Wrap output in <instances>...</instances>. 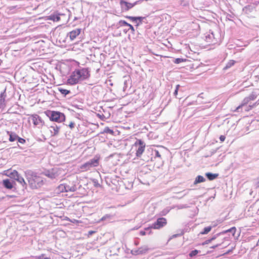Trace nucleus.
I'll list each match as a JSON object with an SVG mask.
<instances>
[{"label": "nucleus", "mask_w": 259, "mask_h": 259, "mask_svg": "<svg viewBox=\"0 0 259 259\" xmlns=\"http://www.w3.org/2000/svg\"><path fill=\"white\" fill-rule=\"evenodd\" d=\"M184 61H185V59H183L182 58H176L174 61V63L176 64H179Z\"/></svg>", "instance_id": "35"}, {"label": "nucleus", "mask_w": 259, "mask_h": 259, "mask_svg": "<svg viewBox=\"0 0 259 259\" xmlns=\"http://www.w3.org/2000/svg\"><path fill=\"white\" fill-rule=\"evenodd\" d=\"M102 134L107 133L109 134L110 135H113L114 132L112 130L110 129L109 127H105L104 129L103 132L101 133Z\"/></svg>", "instance_id": "30"}, {"label": "nucleus", "mask_w": 259, "mask_h": 259, "mask_svg": "<svg viewBox=\"0 0 259 259\" xmlns=\"http://www.w3.org/2000/svg\"><path fill=\"white\" fill-rule=\"evenodd\" d=\"M128 24H129V23H127L125 20H121L117 23V24H116V26H117V28H118L121 26H127L128 25Z\"/></svg>", "instance_id": "27"}, {"label": "nucleus", "mask_w": 259, "mask_h": 259, "mask_svg": "<svg viewBox=\"0 0 259 259\" xmlns=\"http://www.w3.org/2000/svg\"><path fill=\"white\" fill-rule=\"evenodd\" d=\"M75 123L73 121H70L68 124V126L71 128L72 129L74 127Z\"/></svg>", "instance_id": "40"}, {"label": "nucleus", "mask_w": 259, "mask_h": 259, "mask_svg": "<svg viewBox=\"0 0 259 259\" xmlns=\"http://www.w3.org/2000/svg\"><path fill=\"white\" fill-rule=\"evenodd\" d=\"M2 184L3 186L7 189L12 190L16 185L14 180L7 179L3 181Z\"/></svg>", "instance_id": "11"}, {"label": "nucleus", "mask_w": 259, "mask_h": 259, "mask_svg": "<svg viewBox=\"0 0 259 259\" xmlns=\"http://www.w3.org/2000/svg\"><path fill=\"white\" fill-rule=\"evenodd\" d=\"M235 61L234 60H230L224 68V70H227L234 65Z\"/></svg>", "instance_id": "29"}, {"label": "nucleus", "mask_w": 259, "mask_h": 259, "mask_svg": "<svg viewBox=\"0 0 259 259\" xmlns=\"http://www.w3.org/2000/svg\"><path fill=\"white\" fill-rule=\"evenodd\" d=\"M257 104V102H256L254 104H252V105H249L250 109H251V108H253L254 107H255Z\"/></svg>", "instance_id": "50"}, {"label": "nucleus", "mask_w": 259, "mask_h": 259, "mask_svg": "<svg viewBox=\"0 0 259 259\" xmlns=\"http://www.w3.org/2000/svg\"><path fill=\"white\" fill-rule=\"evenodd\" d=\"M110 215H108V214H106V215L103 217L101 220V221H104V220H105L106 219V218H110Z\"/></svg>", "instance_id": "45"}, {"label": "nucleus", "mask_w": 259, "mask_h": 259, "mask_svg": "<svg viewBox=\"0 0 259 259\" xmlns=\"http://www.w3.org/2000/svg\"><path fill=\"white\" fill-rule=\"evenodd\" d=\"M245 111H248V110H249V109H245Z\"/></svg>", "instance_id": "57"}, {"label": "nucleus", "mask_w": 259, "mask_h": 259, "mask_svg": "<svg viewBox=\"0 0 259 259\" xmlns=\"http://www.w3.org/2000/svg\"><path fill=\"white\" fill-rule=\"evenodd\" d=\"M58 91L64 96L70 93V91L66 89H63L62 88H59Z\"/></svg>", "instance_id": "28"}, {"label": "nucleus", "mask_w": 259, "mask_h": 259, "mask_svg": "<svg viewBox=\"0 0 259 259\" xmlns=\"http://www.w3.org/2000/svg\"><path fill=\"white\" fill-rule=\"evenodd\" d=\"M6 175L9 177L11 179L16 180V178L19 176V173L16 170H14L12 171H8L6 173Z\"/></svg>", "instance_id": "18"}, {"label": "nucleus", "mask_w": 259, "mask_h": 259, "mask_svg": "<svg viewBox=\"0 0 259 259\" xmlns=\"http://www.w3.org/2000/svg\"><path fill=\"white\" fill-rule=\"evenodd\" d=\"M66 192H75L77 190L76 186L75 184H72L71 185L66 184L65 185Z\"/></svg>", "instance_id": "19"}, {"label": "nucleus", "mask_w": 259, "mask_h": 259, "mask_svg": "<svg viewBox=\"0 0 259 259\" xmlns=\"http://www.w3.org/2000/svg\"><path fill=\"white\" fill-rule=\"evenodd\" d=\"M95 232L94 231H89L88 232V234L89 235H92V234H93Z\"/></svg>", "instance_id": "51"}, {"label": "nucleus", "mask_w": 259, "mask_h": 259, "mask_svg": "<svg viewBox=\"0 0 259 259\" xmlns=\"http://www.w3.org/2000/svg\"><path fill=\"white\" fill-rule=\"evenodd\" d=\"M187 194V193H185V194H184V195H183V196L186 195Z\"/></svg>", "instance_id": "58"}, {"label": "nucleus", "mask_w": 259, "mask_h": 259, "mask_svg": "<svg viewBox=\"0 0 259 259\" xmlns=\"http://www.w3.org/2000/svg\"><path fill=\"white\" fill-rule=\"evenodd\" d=\"M220 35L219 33L215 34L213 32H209L205 36V41L210 44H215L220 40Z\"/></svg>", "instance_id": "7"}, {"label": "nucleus", "mask_w": 259, "mask_h": 259, "mask_svg": "<svg viewBox=\"0 0 259 259\" xmlns=\"http://www.w3.org/2000/svg\"><path fill=\"white\" fill-rule=\"evenodd\" d=\"M127 26L129 27V29L128 30L130 29L131 30V32L133 34H134L135 32V29L134 27L130 23Z\"/></svg>", "instance_id": "37"}, {"label": "nucleus", "mask_w": 259, "mask_h": 259, "mask_svg": "<svg viewBox=\"0 0 259 259\" xmlns=\"http://www.w3.org/2000/svg\"><path fill=\"white\" fill-rule=\"evenodd\" d=\"M65 185H66V184H60V185L58 187V190H59L60 192H66Z\"/></svg>", "instance_id": "33"}, {"label": "nucleus", "mask_w": 259, "mask_h": 259, "mask_svg": "<svg viewBox=\"0 0 259 259\" xmlns=\"http://www.w3.org/2000/svg\"><path fill=\"white\" fill-rule=\"evenodd\" d=\"M15 181H17L18 182H19L23 186V187L26 188V183L25 182L23 178H22L19 174Z\"/></svg>", "instance_id": "24"}, {"label": "nucleus", "mask_w": 259, "mask_h": 259, "mask_svg": "<svg viewBox=\"0 0 259 259\" xmlns=\"http://www.w3.org/2000/svg\"><path fill=\"white\" fill-rule=\"evenodd\" d=\"M249 7H250V6H248V7H245V9H247L248 8H249Z\"/></svg>", "instance_id": "55"}, {"label": "nucleus", "mask_w": 259, "mask_h": 259, "mask_svg": "<svg viewBox=\"0 0 259 259\" xmlns=\"http://www.w3.org/2000/svg\"><path fill=\"white\" fill-rule=\"evenodd\" d=\"M63 14L58 13L57 12H54L48 17V19L53 21L54 22H58L60 20V16H64Z\"/></svg>", "instance_id": "14"}, {"label": "nucleus", "mask_w": 259, "mask_h": 259, "mask_svg": "<svg viewBox=\"0 0 259 259\" xmlns=\"http://www.w3.org/2000/svg\"><path fill=\"white\" fill-rule=\"evenodd\" d=\"M199 252H200L199 250H198L197 249H194L192 251H191L190 253H189V256L191 257L196 255Z\"/></svg>", "instance_id": "34"}, {"label": "nucleus", "mask_w": 259, "mask_h": 259, "mask_svg": "<svg viewBox=\"0 0 259 259\" xmlns=\"http://www.w3.org/2000/svg\"><path fill=\"white\" fill-rule=\"evenodd\" d=\"M60 126L57 125L56 123H54L50 127V131L52 136H54L58 134Z\"/></svg>", "instance_id": "16"}, {"label": "nucleus", "mask_w": 259, "mask_h": 259, "mask_svg": "<svg viewBox=\"0 0 259 259\" xmlns=\"http://www.w3.org/2000/svg\"><path fill=\"white\" fill-rule=\"evenodd\" d=\"M136 145H138V148L136 151V156L138 157H141L144 151L145 147V144H144V142L142 141L141 140H139L136 143Z\"/></svg>", "instance_id": "10"}, {"label": "nucleus", "mask_w": 259, "mask_h": 259, "mask_svg": "<svg viewBox=\"0 0 259 259\" xmlns=\"http://www.w3.org/2000/svg\"><path fill=\"white\" fill-rule=\"evenodd\" d=\"M90 76V73L88 68L76 69L67 79V82L71 85L75 84L88 79Z\"/></svg>", "instance_id": "1"}, {"label": "nucleus", "mask_w": 259, "mask_h": 259, "mask_svg": "<svg viewBox=\"0 0 259 259\" xmlns=\"http://www.w3.org/2000/svg\"><path fill=\"white\" fill-rule=\"evenodd\" d=\"M143 20H138L137 22L136 23V25H135L136 28H138L139 26H140L142 23Z\"/></svg>", "instance_id": "42"}, {"label": "nucleus", "mask_w": 259, "mask_h": 259, "mask_svg": "<svg viewBox=\"0 0 259 259\" xmlns=\"http://www.w3.org/2000/svg\"><path fill=\"white\" fill-rule=\"evenodd\" d=\"M36 257L37 259H49L48 257L45 256L44 254H41Z\"/></svg>", "instance_id": "41"}, {"label": "nucleus", "mask_w": 259, "mask_h": 259, "mask_svg": "<svg viewBox=\"0 0 259 259\" xmlns=\"http://www.w3.org/2000/svg\"><path fill=\"white\" fill-rule=\"evenodd\" d=\"M99 164L98 159L93 158L80 166V168L84 171L89 170L91 168L96 167Z\"/></svg>", "instance_id": "8"}, {"label": "nucleus", "mask_w": 259, "mask_h": 259, "mask_svg": "<svg viewBox=\"0 0 259 259\" xmlns=\"http://www.w3.org/2000/svg\"><path fill=\"white\" fill-rule=\"evenodd\" d=\"M40 174L52 180L57 178L59 175L58 170L56 168H53L50 169H45L41 172Z\"/></svg>", "instance_id": "6"}, {"label": "nucleus", "mask_w": 259, "mask_h": 259, "mask_svg": "<svg viewBox=\"0 0 259 259\" xmlns=\"http://www.w3.org/2000/svg\"><path fill=\"white\" fill-rule=\"evenodd\" d=\"M114 179L111 178L112 180L111 181V182L113 183L114 185H116L115 181H117L116 179L117 178L116 176H114Z\"/></svg>", "instance_id": "47"}, {"label": "nucleus", "mask_w": 259, "mask_h": 259, "mask_svg": "<svg viewBox=\"0 0 259 259\" xmlns=\"http://www.w3.org/2000/svg\"><path fill=\"white\" fill-rule=\"evenodd\" d=\"M248 98H249V100L250 101H251V100H254L256 99V95H255L253 93H252L251 94H250L248 97Z\"/></svg>", "instance_id": "36"}, {"label": "nucleus", "mask_w": 259, "mask_h": 259, "mask_svg": "<svg viewBox=\"0 0 259 259\" xmlns=\"http://www.w3.org/2000/svg\"><path fill=\"white\" fill-rule=\"evenodd\" d=\"M220 245H221V244H216L215 245L211 246L210 248H211V249H215L217 247H218V246H219Z\"/></svg>", "instance_id": "48"}, {"label": "nucleus", "mask_w": 259, "mask_h": 259, "mask_svg": "<svg viewBox=\"0 0 259 259\" xmlns=\"http://www.w3.org/2000/svg\"><path fill=\"white\" fill-rule=\"evenodd\" d=\"M254 186L256 188H259V178L256 180V182L254 183Z\"/></svg>", "instance_id": "44"}, {"label": "nucleus", "mask_w": 259, "mask_h": 259, "mask_svg": "<svg viewBox=\"0 0 259 259\" xmlns=\"http://www.w3.org/2000/svg\"><path fill=\"white\" fill-rule=\"evenodd\" d=\"M257 212L259 213V208H258V209L257 210Z\"/></svg>", "instance_id": "59"}, {"label": "nucleus", "mask_w": 259, "mask_h": 259, "mask_svg": "<svg viewBox=\"0 0 259 259\" xmlns=\"http://www.w3.org/2000/svg\"><path fill=\"white\" fill-rule=\"evenodd\" d=\"M10 198H13L14 197V195H10V196H8Z\"/></svg>", "instance_id": "54"}, {"label": "nucleus", "mask_w": 259, "mask_h": 259, "mask_svg": "<svg viewBox=\"0 0 259 259\" xmlns=\"http://www.w3.org/2000/svg\"><path fill=\"white\" fill-rule=\"evenodd\" d=\"M205 176L207 177V178L210 180V181H212V180H213L214 179H215L216 178H218V177L219 176V174H213V173H211V172H206L205 174Z\"/></svg>", "instance_id": "22"}, {"label": "nucleus", "mask_w": 259, "mask_h": 259, "mask_svg": "<svg viewBox=\"0 0 259 259\" xmlns=\"http://www.w3.org/2000/svg\"><path fill=\"white\" fill-rule=\"evenodd\" d=\"M148 248L146 246H142L137 249H133L131 251L133 255H138L145 254L148 250Z\"/></svg>", "instance_id": "13"}, {"label": "nucleus", "mask_w": 259, "mask_h": 259, "mask_svg": "<svg viewBox=\"0 0 259 259\" xmlns=\"http://www.w3.org/2000/svg\"><path fill=\"white\" fill-rule=\"evenodd\" d=\"M128 30L124 29V30H123V31H124V32L126 33V32H127V31H128Z\"/></svg>", "instance_id": "53"}, {"label": "nucleus", "mask_w": 259, "mask_h": 259, "mask_svg": "<svg viewBox=\"0 0 259 259\" xmlns=\"http://www.w3.org/2000/svg\"><path fill=\"white\" fill-rule=\"evenodd\" d=\"M33 123L34 125L36 126L41 124V126L45 125L44 121L37 114H33L31 116Z\"/></svg>", "instance_id": "12"}, {"label": "nucleus", "mask_w": 259, "mask_h": 259, "mask_svg": "<svg viewBox=\"0 0 259 259\" xmlns=\"http://www.w3.org/2000/svg\"><path fill=\"white\" fill-rule=\"evenodd\" d=\"M140 234V235L144 236L146 235V232L145 231H141Z\"/></svg>", "instance_id": "49"}, {"label": "nucleus", "mask_w": 259, "mask_h": 259, "mask_svg": "<svg viewBox=\"0 0 259 259\" xmlns=\"http://www.w3.org/2000/svg\"><path fill=\"white\" fill-rule=\"evenodd\" d=\"M250 101V100H249V98L248 97L245 98L242 101V103L240 105H239L236 109V111H239V109L242 106H245V105H246Z\"/></svg>", "instance_id": "26"}, {"label": "nucleus", "mask_w": 259, "mask_h": 259, "mask_svg": "<svg viewBox=\"0 0 259 259\" xmlns=\"http://www.w3.org/2000/svg\"><path fill=\"white\" fill-rule=\"evenodd\" d=\"M211 229H212V227L211 226L205 227L203 229V230L200 233V234H207L211 231Z\"/></svg>", "instance_id": "31"}, {"label": "nucleus", "mask_w": 259, "mask_h": 259, "mask_svg": "<svg viewBox=\"0 0 259 259\" xmlns=\"http://www.w3.org/2000/svg\"><path fill=\"white\" fill-rule=\"evenodd\" d=\"M81 30V29L80 28H77L75 30H73L70 31L69 33H68L67 36H69L70 39L71 40H73L77 36H78L80 33Z\"/></svg>", "instance_id": "15"}, {"label": "nucleus", "mask_w": 259, "mask_h": 259, "mask_svg": "<svg viewBox=\"0 0 259 259\" xmlns=\"http://www.w3.org/2000/svg\"><path fill=\"white\" fill-rule=\"evenodd\" d=\"M220 235V234L219 233L217 234H215L211 238H210V239H207L205 241H204L202 243V245H206V244H209V243H210L211 241H212L213 240H214L218 236H219Z\"/></svg>", "instance_id": "25"}, {"label": "nucleus", "mask_w": 259, "mask_h": 259, "mask_svg": "<svg viewBox=\"0 0 259 259\" xmlns=\"http://www.w3.org/2000/svg\"><path fill=\"white\" fill-rule=\"evenodd\" d=\"M226 139V137L225 136H223V135H221L220 137V140L221 142H224L225 141Z\"/></svg>", "instance_id": "46"}, {"label": "nucleus", "mask_w": 259, "mask_h": 259, "mask_svg": "<svg viewBox=\"0 0 259 259\" xmlns=\"http://www.w3.org/2000/svg\"><path fill=\"white\" fill-rule=\"evenodd\" d=\"M236 228L235 227H233L228 230H224L220 233H219L220 234V235H223V234H226L227 233H232V235L234 236V237H235V234L236 233Z\"/></svg>", "instance_id": "21"}, {"label": "nucleus", "mask_w": 259, "mask_h": 259, "mask_svg": "<svg viewBox=\"0 0 259 259\" xmlns=\"http://www.w3.org/2000/svg\"><path fill=\"white\" fill-rule=\"evenodd\" d=\"M26 179L32 189H37L44 185V180L42 178L38 176L35 173L28 170L25 172Z\"/></svg>", "instance_id": "2"}, {"label": "nucleus", "mask_w": 259, "mask_h": 259, "mask_svg": "<svg viewBox=\"0 0 259 259\" xmlns=\"http://www.w3.org/2000/svg\"><path fill=\"white\" fill-rule=\"evenodd\" d=\"M180 87V85L179 84H178L176 85V89L175 90V92L174 93V95L177 97V95H178L179 89Z\"/></svg>", "instance_id": "39"}, {"label": "nucleus", "mask_w": 259, "mask_h": 259, "mask_svg": "<svg viewBox=\"0 0 259 259\" xmlns=\"http://www.w3.org/2000/svg\"><path fill=\"white\" fill-rule=\"evenodd\" d=\"M17 141L21 144H24L26 142V141L24 139L20 138L18 136V138L17 139Z\"/></svg>", "instance_id": "38"}, {"label": "nucleus", "mask_w": 259, "mask_h": 259, "mask_svg": "<svg viewBox=\"0 0 259 259\" xmlns=\"http://www.w3.org/2000/svg\"><path fill=\"white\" fill-rule=\"evenodd\" d=\"M167 224L166 219L164 218H159L156 222L153 223L150 227L145 228L146 230H149L151 229H160Z\"/></svg>", "instance_id": "4"}, {"label": "nucleus", "mask_w": 259, "mask_h": 259, "mask_svg": "<svg viewBox=\"0 0 259 259\" xmlns=\"http://www.w3.org/2000/svg\"><path fill=\"white\" fill-rule=\"evenodd\" d=\"M140 4H141V1H136L133 3L127 2L124 0H120L119 2L121 10L122 12H127L136 5Z\"/></svg>", "instance_id": "5"}, {"label": "nucleus", "mask_w": 259, "mask_h": 259, "mask_svg": "<svg viewBox=\"0 0 259 259\" xmlns=\"http://www.w3.org/2000/svg\"><path fill=\"white\" fill-rule=\"evenodd\" d=\"M183 234V232H182L180 234H175V235H173V237H177L178 236L182 235Z\"/></svg>", "instance_id": "52"}, {"label": "nucleus", "mask_w": 259, "mask_h": 259, "mask_svg": "<svg viewBox=\"0 0 259 259\" xmlns=\"http://www.w3.org/2000/svg\"><path fill=\"white\" fill-rule=\"evenodd\" d=\"M206 181V179L202 176L199 175L196 177L194 182V185H197V184L204 182Z\"/></svg>", "instance_id": "23"}, {"label": "nucleus", "mask_w": 259, "mask_h": 259, "mask_svg": "<svg viewBox=\"0 0 259 259\" xmlns=\"http://www.w3.org/2000/svg\"><path fill=\"white\" fill-rule=\"evenodd\" d=\"M45 114L51 121L61 122L65 120L64 114L59 111L47 110Z\"/></svg>", "instance_id": "3"}, {"label": "nucleus", "mask_w": 259, "mask_h": 259, "mask_svg": "<svg viewBox=\"0 0 259 259\" xmlns=\"http://www.w3.org/2000/svg\"><path fill=\"white\" fill-rule=\"evenodd\" d=\"M17 7V6H10L8 8V10H9V11H11L16 9Z\"/></svg>", "instance_id": "43"}, {"label": "nucleus", "mask_w": 259, "mask_h": 259, "mask_svg": "<svg viewBox=\"0 0 259 259\" xmlns=\"http://www.w3.org/2000/svg\"><path fill=\"white\" fill-rule=\"evenodd\" d=\"M7 135L9 136V141L13 142L15 141H17L18 138V136L14 132L7 131Z\"/></svg>", "instance_id": "17"}, {"label": "nucleus", "mask_w": 259, "mask_h": 259, "mask_svg": "<svg viewBox=\"0 0 259 259\" xmlns=\"http://www.w3.org/2000/svg\"><path fill=\"white\" fill-rule=\"evenodd\" d=\"M230 252V250H229V251H228L226 253V254H228Z\"/></svg>", "instance_id": "56"}, {"label": "nucleus", "mask_w": 259, "mask_h": 259, "mask_svg": "<svg viewBox=\"0 0 259 259\" xmlns=\"http://www.w3.org/2000/svg\"><path fill=\"white\" fill-rule=\"evenodd\" d=\"M124 17L125 18L130 19L131 21L134 22H137L138 20H144L145 18V17L141 16L134 17L130 16H124Z\"/></svg>", "instance_id": "20"}, {"label": "nucleus", "mask_w": 259, "mask_h": 259, "mask_svg": "<svg viewBox=\"0 0 259 259\" xmlns=\"http://www.w3.org/2000/svg\"><path fill=\"white\" fill-rule=\"evenodd\" d=\"M149 154H150L151 155H154V158L158 157L161 158V155L159 152L156 149H152L151 151L148 150L146 152L145 154L144 155V158L142 159L147 162H148L150 160L152 161L153 157H149L148 155Z\"/></svg>", "instance_id": "9"}, {"label": "nucleus", "mask_w": 259, "mask_h": 259, "mask_svg": "<svg viewBox=\"0 0 259 259\" xmlns=\"http://www.w3.org/2000/svg\"><path fill=\"white\" fill-rule=\"evenodd\" d=\"M5 91L2 93L0 95V104L2 105L4 104L5 102Z\"/></svg>", "instance_id": "32"}]
</instances>
